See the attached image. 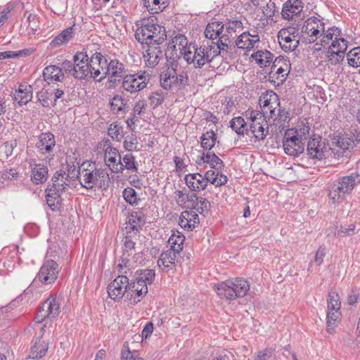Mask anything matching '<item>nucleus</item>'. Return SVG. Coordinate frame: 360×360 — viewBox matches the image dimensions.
Segmentation results:
<instances>
[{
	"label": "nucleus",
	"mask_w": 360,
	"mask_h": 360,
	"mask_svg": "<svg viewBox=\"0 0 360 360\" xmlns=\"http://www.w3.org/2000/svg\"><path fill=\"white\" fill-rule=\"evenodd\" d=\"M338 32V28L330 27L326 30L323 19L317 17H310L304 22L301 27V41L305 44H311L319 39V42L316 46H320L316 48V50H321V46H327L330 40L333 39L335 32Z\"/></svg>",
	"instance_id": "nucleus-1"
},
{
	"label": "nucleus",
	"mask_w": 360,
	"mask_h": 360,
	"mask_svg": "<svg viewBox=\"0 0 360 360\" xmlns=\"http://www.w3.org/2000/svg\"><path fill=\"white\" fill-rule=\"evenodd\" d=\"M183 54L187 63H193L195 68H202L217 56V53L212 49L210 41H203L199 47L190 44L188 47L184 48Z\"/></svg>",
	"instance_id": "nucleus-2"
},
{
	"label": "nucleus",
	"mask_w": 360,
	"mask_h": 360,
	"mask_svg": "<svg viewBox=\"0 0 360 360\" xmlns=\"http://www.w3.org/2000/svg\"><path fill=\"white\" fill-rule=\"evenodd\" d=\"M250 289L249 282L242 278L229 279L215 286V291L218 296L230 300L245 297Z\"/></svg>",
	"instance_id": "nucleus-3"
},
{
	"label": "nucleus",
	"mask_w": 360,
	"mask_h": 360,
	"mask_svg": "<svg viewBox=\"0 0 360 360\" xmlns=\"http://www.w3.org/2000/svg\"><path fill=\"white\" fill-rule=\"evenodd\" d=\"M85 164L79 167V176L81 185L86 189H92L94 186L106 190L110 185V177L105 169H86Z\"/></svg>",
	"instance_id": "nucleus-4"
},
{
	"label": "nucleus",
	"mask_w": 360,
	"mask_h": 360,
	"mask_svg": "<svg viewBox=\"0 0 360 360\" xmlns=\"http://www.w3.org/2000/svg\"><path fill=\"white\" fill-rule=\"evenodd\" d=\"M135 38L142 44L161 45L167 39L165 27L158 24H145L138 28Z\"/></svg>",
	"instance_id": "nucleus-5"
},
{
	"label": "nucleus",
	"mask_w": 360,
	"mask_h": 360,
	"mask_svg": "<svg viewBox=\"0 0 360 360\" xmlns=\"http://www.w3.org/2000/svg\"><path fill=\"white\" fill-rule=\"evenodd\" d=\"M359 183L360 176L356 172L339 178L334 182L329 191V198L333 203L342 201L345 195L350 193L355 186Z\"/></svg>",
	"instance_id": "nucleus-6"
},
{
	"label": "nucleus",
	"mask_w": 360,
	"mask_h": 360,
	"mask_svg": "<svg viewBox=\"0 0 360 360\" xmlns=\"http://www.w3.org/2000/svg\"><path fill=\"white\" fill-rule=\"evenodd\" d=\"M155 277L153 269H141L136 271L134 279L129 283V290L138 297H143L148 292V285L153 283Z\"/></svg>",
	"instance_id": "nucleus-7"
},
{
	"label": "nucleus",
	"mask_w": 360,
	"mask_h": 360,
	"mask_svg": "<svg viewBox=\"0 0 360 360\" xmlns=\"http://www.w3.org/2000/svg\"><path fill=\"white\" fill-rule=\"evenodd\" d=\"M281 49L287 53L294 51L301 41V33L295 27L281 29L277 35Z\"/></svg>",
	"instance_id": "nucleus-8"
},
{
	"label": "nucleus",
	"mask_w": 360,
	"mask_h": 360,
	"mask_svg": "<svg viewBox=\"0 0 360 360\" xmlns=\"http://www.w3.org/2000/svg\"><path fill=\"white\" fill-rule=\"evenodd\" d=\"M60 300L56 296L49 297L40 307L35 317L37 323H41L45 319H55L60 313Z\"/></svg>",
	"instance_id": "nucleus-9"
},
{
	"label": "nucleus",
	"mask_w": 360,
	"mask_h": 360,
	"mask_svg": "<svg viewBox=\"0 0 360 360\" xmlns=\"http://www.w3.org/2000/svg\"><path fill=\"white\" fill-rule=\"evenodd\" d=\"M290 61L283 57H278L274 61L269 72V78L274 83H283L290 72Z\"/></svg>",
	"instance_id": "nucleus-10"
},
{
	"label": "nucleus",
	"mask_w": 360,
	"mask_h": 360,
	"mask_svg": "<svg viewBox=\"0 0 360 360\" xmlns=\"http://www.w3.org/2000/svg\"><path fill=\"white\" fill-rule=\"evenodd\" d=\"M148 82V78L146 75V72H139L124 75L122 86L124 91L133 94L146 88Z\"/></svg>",
	"instance_id": "nucleus-11"
},
{
	"label": "nucleus",
	"mask_w": 360,
	"mask_h": 360,
	"mask_svg": "<svg viewBox=\"0 0 360 360\" xmlns=\"http://www.w3.org/2000/svg\"><path fill=\"white\" fill-rule=\"evenodd\" d=\"M59 271V266L55 261L47 260L41 267L37 278L43 284H51L56 281Z\"/></svg>",
	"instance_id": "nucleus-12"
},
{
	"label": "nucleus",
	"mask_w": 360,
	"mask_h": 360,
	"mask_svg": "<svg viewBox=\"0 0 360 360\" xmlns=\"http://www.w3.org/2000/svg\"><path fill=\"white\" fill-rule=\"evenodd\" d=\"M108 293L115 301L120 300L129 290V278L126 276H118L108 286Z\"/></svg>",
	"instance_id": "nucleus-13"
},
{
	"label": "nucleus",
	"mask_w": 360,
	"mask_h": 360,
	"mask_svg": "<svg viewBox=\"0 0 360 360\" xmlns=\"http://www.w3.org/2000/svg\"><path fill=\"white\" fill-rule=\"evenodd\" d=\"M75 69L72 76L78 79H86L89 75L90 68L88 56L83 53H77L73 58Z\"/></svg>",
	"instance_id": "nucleus-14"
},
{
	"label": "nucleus",
	"mask_w": 360,
	"mask_h": 360,
	"mask_svg": "<svg viewBox=\"0 0 360 360\" xmlns=\"http://www.w3.org/2000/svg\"><path fill=\"white\" fill-rule=\"evenodd\" d=\"M254 112L250 115L251 122L250 123V130L254 136L258 140H263L268 133L267 123L265 121L262 114Z\"/></svg>",
	"instance_id": "nucleus-15"
},
{
	"label": "nucleus",
	"mask_w": 360,
	"mask_h": 360,
	"mask_svg": "<svg viewBox=\"0 0 360 360\" xmlns=\"http://www.w3.org/2000/svg\"><path fill=\"white\" fill-rule=\"evenodd\" d=\"M104 160L112 172L122 173L123 172L121 155L115 148L109 144H107L105 148Z\"/></svg>",
	"instance_id": "nucleus-16"
},
{
	"label": "nucleus",
	"mask_w": 360,
	"mask_h": 360,
	"mask_svg": "<svg viewBox=\"0 0 360 360\" xmlns=\"http://www.w3.org/2000/svg\"><path fill=\"white\" fill-rule=\"evenodd\" d=\"M307 154L312 159L322 160L328 151V146L325 140L317 136L309 139L307 147Z\"/></svg>",
	"instance_id": "nucleus-17"
},
{
	"label": "nucleus",
	"mask_w": 360,
	"mask_h": 360,
	"mask_svg": "<svg viewBox=\"0 0 360 360\" xmlns=\"http://www.w3.org/2000/svg\"><path fill=\"white\" fill-rule=\"evenodd\" d=\"M291 131L292 129L288 130L285 134L283 143V148L286 154L297 156L304 152V143L302 139L297 136H290Z\"/></svg>",
	"instance_id": "nucleus-18"
},
{
	"label": "nucleus",
	"mask_w": 360,
	"mask_h": 360,
	"mask_svg": "<svg viewBox=\"0 0 360 360\" xmlns=\"http://www.w3.org/2000/svg\"><path fill=\"white\" fill-rule=\"evenodd\" d=\"M103 76L101 77L98 81H101L106 76L110 78H121L124 77L126 69L124 65L117 59L110 60V62L107 61V65L102 67Z\"/></svg>",
	"instance_id": "nucleus-19"
},
{
	"label": "nucleus",
	"mask_w": 360,
	"mask_h": 360,
	"mask_svg": "<svg viewBox=\"0 0 360 360\" xmlns=\"http://www.w3.org/2000/svg\"><path fill=\"white\" fill-rule=\"evenodd\" d=\"M143 47V58L147 67L155 68L161 59L163 58L164 53L161 45H146Z\"/></svg>",
	"instance_id": "nucleus-20"
},
{
	"label": "nucleus",
	"mask_w": 360,
	"mask_h": 360,
	"mask_svg": "<svg viewBox=\"0 0 360 360\" xmlns=\"http://www.w3.org/2000/svg\"><path fill=\"white\" fill-rule=\"evenodd\" d=\"M180 253L181 252L176 251V250L169 248L160 255L158 261V265L163 271L167 272L175 269L177 258Z\"/></svg>",
	"instance_id": "nucleus-21"
},
{
	"label": "nucleus",
	"mask_w": 360,
	"mask_h": 360,
	"mask_svg": "<svg viewBox=\"0 0 360 360\" xmlns=\"http://www.w3.org/2000/svg\"><path fill=\"white\" fill-rule=\"evenodd\" d=\"M259 37L257 34L244 32L236 40V45L240 49L250 51L258 47Z\"/></svg>",
	"instance_id": "nucleus-22"
},
{
	"label": "nucleus",
	"mask_w": 360,
	"mask_h": 360,
	"mask_svg": "<svg viewBox=\"0 0 360 360\" xmlns=\"http://www.w3.org/2000/svg\"><path fill=\"white\" fill-rule=\"evenodd\" d=\"M68 176V174L63 170L56 172L52 177V184H49L47 188H51L56 193L61 194L69 186L67 183Z\"/></svg>",
	"instance_id": "nucleus-23"
},
{
	"label": "nucleus",
	"mask_w": 360,
	"mask_h": 360,
	"mask_svg": "<svg viewBox=\"0 0 360 360\" xmlns=\"http://www.w3.org/2000/svg\"><path fill=\"white\" fill-rule=\"evenodd\" d=\"M42 75L44 80L48 84L62 82L65 78L62 68L56 65H49L46 67L43 70Z\"/></svg>",
	"instance_id": "nucleus-24"
},
{
	"label": "nucleus",
	"mask_w": 360,
	"mask_h": 360,
	"mask_svg": "<svg viewBox=\"0 0 360 360\" xmlns=\"http://www.w3.org/2000/svg\"><path fill=\"white\" fill-rule=\"evenodd\" d=\"M185 181L188 188L194 192L202 191L207 186L206 179L199 173L186 175Z\"/></svg>",
	"instance_id": "nucleus-25"
},
{
	"label": "nucleus",
	"mask_w": 360,
	"mask_h": 360,
	"mask_svg": "<svg viewBox=\"0 0 360 360\" xmlns=\"http://www.w3.org/2000/svg\"><path fill=\"white\" fill-rule=\"evenodd\" d=\"M106 65L107 59L101 53L94 54L89 62L90 77L96 79L103 73L102 67H105Z\"/></svg>",
	"instance_id": "nucleus-26"
},
{
	"label": "nucleus",
	"mask_w": 360,
	"mask_h": 360,
	"mask_svg": "<svg viewBox=\"0 0 360 360\" xmlns=\"http://www.w3.org/2000/svg\"><path fill=\"white\" fill-rule=\"evenodd\" d=\"M55 146V136L51 132L41 134L36 143V147L43 154L50 153Z\"/></svg>",
	"instance_id": "nucleus-27"
},
{
	"label": "nucleus",
	"mask_w": 360,
	"mask_h": 360,
	"mask_svg": "<svg viewBox=\"0 0 360 360\" xmlns=\"http://www.w3.org/2000/svg\"><path fill=\"white\" fill-rule=\"evenodd\" d=\"M13 97L20 105L27 104L32 98V86L26 84H20Z\"/></svg>",
	"instance_id": "nucleus-28"
},
{
	"label": "nucleus",
	"mask_w": 360,
	"mask_h": 360,
	"mask_svg": "<svg viewBox=\"0 0 360 360\" xmlns=\"http://www.w3.org/2000/svg\"><path fill=\"white\" fill-rule=\"evenodd\" d=\"M302 3L300 0H288L282 8L281 15L285 19H291L294 15L299 14L302 11Z\"/></svg>",
	"instance_id": "nucleus-29"
},
{
	"label": "nucleus",
	"mask_w": 360,
	"mask_h": 360,
	"mask_svg": "<svg viewBox=\"0 0 360 360\" xmlns=\"http://www.w3.org/2000/svg\"><path fill=\"white\" fill-rule=\"evenodd\" d=\"M45 193L48 206L53 212L59 211L61 208L63 200L60 194L56 193L51 188H46Z\"/></svg>",
	"instance_id": "nucleus-30"
},
{
	"label": "nucleus",
	"mask_w": 360,
	"mask_h": 360,
	"mask_svg": "<svg viewBox=\"0 0 360 360\" xmlns=\"http://www.w3.org/2000/svg\"><path fill=\"white\" fill-rule=\"evenodd\" d=\"M231 42L229 36L228 34H219L217 41H210V45H212V48L214 51H216L217 53V56L219 55H222V57L224 56L226 53H227L229 44Z\"/></svg>",
	"instance_id": "nucleus-31"
},
{
	"label": "nucleus",
	"mask_w": 360,
	"mask_h": 360,
	"mask_svg": "<svg viewBox=\"0 0 360 360\" xmlns=\"http://www.w3.org/2000/svg\"><path fill=\"white\" fill-rule=\"evenodd\" d=\"M224 25L222 22L212 21L207 25L205 30V36L207 39L212 40L218 39L219 34L224 32Z\"/></svg>",
	"instance_id": "nucleus-32"
},
{
	"label": "nucleus",
	"mask_w": 360,
	"mask_h": 360,
	"mask_svg": "<svg viewBox=\"0 0 360 360\" xmlns=\"http://www.w3.org/2000/svg\"><path fill=\"white\" fill-rule=\"evenodd\" d=\"M175 76L176 70L173 68H168L167 70L160 76L161 86L164 89L168 90L176 86Z\"/></svg>",
	"instance_id": "nucleus-33"
},
{
	"label": "nucleus",
	"mask_w": 360,
	"mask_h": 360,
	"mask_svg": "<svg viewBox=\"0 0 360 360\" xmlns=\"http://www.w3.org/2000/svg\"><path fill=\"white\" fill-rule=\"evenodd\" d=\"M32 181L35 184H42L47 180L48 168L41 164H37L32 169Z\"/></svg>",
	"instance_id": "nucleus-34"
},
{
	"label": "nucleus",
	"mask_w": 360,
	"mask_h": 360,
	"mask_svg": "<svg viewBox=\"0 0 360 360\" xmlns=\"http://www.w3.org/2000/svg\"><path fill=\"white\" fill-rule=\"evenodd\" d=\"M110 110L113 113H124L128 110L127 101L120 95L115 94L110 101Z\"/></svg>",
	"instance_id": "nucleus-35"
},
{
	"label": "nucleus",
	"mask_w": 360,
	"mask_h": 360,
	"mask_svg": "<svg viewBox=\"0 0 360 360\" xmlns=\"http://www.w3.org/2000/svg\"><path fill=\"white\" fill-rule=\"evenodd\" d=\"M201 160L204 163L209 164L212 168L217 171H221L224 167L223 161L214 153H203Z\"/></svg>",
	"instance_id": "nucleus-36"
},
{
	"label": "nucleus",
	"mask_w": 360,
	"mask_h": 360,
	"mask_svg": "<svg viewBox=\"0 0 360 360\" xmlns=\"http://www.w3.org/2000/svg\"><path fill=\"white\" fill-rule=\"evenodd\" d=\"M48 349V344L41 342L40 338H37L34 345L31 347L30 357L39 359L44 356Z\"/></svg>",
	"instance_id": "nucleus-37"
},
{
	"label": "nucleus",
	"mask_w": 360,
	"mask_h": 360,
	"mask_svg": "<svg viewBox=\"0 0 360 360\" xmlns=\"http://www.w3.org/2000/svg\"><path fill=\"white\" fill-rule=\"evenodd\" d=\"M251 58L261 67H266L269 65L274 58V55L267 50L257 51L252 54Z\"/></svg>",
	"instance_id": "nucleus-38"
},
{
	"label": "nucleus",
	"mask_w": 360,
	"mask_h": 360,
	"mask_svg": "<svg viewBox=\"0 0 360 360\" xmlns=\"http://www.w3.org/2000/svg\"><path fill=\"white\" fill-rule=\"evenodd\" d=\"M145 222V217L143 214H138L136 212L132 213L129 220V224L126 227V231H131L134 235L141 229Z\"/></svg>",
	"instance_id": "nucleus-39"
},
{
	"label": "nucleus",
	"mask_w": 360,
	"mask_h": 360,
	"mask_svg": "<svg viewBox=\"0 0 360 360\" xmlns=\"http://www.w3.org/2000/svg\"><path fill=\"white\" fill-rule=\"evenodd\" d=\"M336 35H333V39L330 40L332 41L330 46L328 47V50L330 51H340L345 53L347 49V41L343 37H341V32L338 29V32H335Z\"/></svg>",
	"instance_id": "nucleus-40"
},
{
	"label": "nucleus",
	"mask_w": 360,
	"mask_h": 360,
	"mask_svg": "<svg viewBox=\"0 0 360 360\" xmlns=\"http://www.w3.org/2000/svg\"><path fill=\"white\" fill-rule=\"evenodd\" d=\"M72 37V27L64 30L60 34L56 37L50 43L52 48H56L67 43Z\"/></svg>",
	"instance_id": "nucleus-41"
},
{
	"label": "nucleus",
	"mask_w": 360,
	"mask_h": 360,
	"mask_svg": "<svg viewBox=\"0 0 360 360\" xmlns=\"http://www.w3.org/2000/svg\"><path fill=\"white\" fill-rule=\"evenodd\" d=\"M259 102L263 110H266L269 106L280 105L278 96L274 91L267 92L265 95H262L260 97Z\"/></svg>",
	"instance_id": "nucleus-42"
},
{
	"label": "nucleus",
	"mask_w": 360,
	"mask_h": 360,
	"mask_svg": "<svg viewBox=\"0 0 360 360\" xmlns=\"http://www.w3.org/2000/svg\"><path fill=\"white\" fill-rule=\"evenodd\" d=\"M200 140L201 146L203 149L210 150L216 143L217 134L213 130L207 131L202 134Z\"/></svg>",
	"instance_id": "nucleus-43"
},
{
	"label": "nucleus",
	"mask_w": 360,
	"mask_h": 360,
	"mask_svg": "<svg viewBox=\"0 0 360 360\" xmlns=\"http://www.w3.org/2000/svg\"><path fill=\"white\" fill-rule=\"evenodd\" d=\"M165 0H143V4L149 13L155 14L162 11L166 8Z\"/></svg>",
	"instance_id": "nucleus-44"
},
{
	"label": "nucleus",
	"mask_w": 360,
	"mask_h": 360,
	"mask_svg": "<svg viewBox=\"0 0 360 360\" xmlns=\"http://www.w3.org/2000/svg\"><path fill=\"white\" fill-rule=\"evenodd\" d=\"M340 315V309H336L334 311L327 310V331L329 333H332L333 332Z\"/></svg>",
	"instance_id": "nucleus-45"
},
{
	"label": "nucleus",
	"mask_w": 360,
	"mask_h": 360,
	"mask_svg": "<svg viewBox=\"0 0 360 360\" xmlns=\"http://www.w3.org/2000/svg\"><path fill=\"white\" fill-rule=\"evenodd\" d=\"M137 162H136L135 157L131 153H127L122 158V167L124 169L136 172L138 170Z\"/></svg>",
	"instance_id": "nucleus-46"
},
{
	"label": "nucleus",
	"mask_w": 360,
	"mask_h": 360,
	"mask_svg": "<svg viewBox=\"0 0 360 360\" xmlns=\"http://www.w3.org/2000/svg\"><path fill=\"white\" fill-rule=\"evenodd\" d=\"M182 217L186 220L188 229L193 230L199 224V217L194 210L184 211L182 212Z\"/></svg>",
	"instance_id": "nucleus-47"
},
{
	"label": "nucleus",
	"mask_w": 360,
	"mask_h": 360,
	"mask_svg": "<svg viewBox=\"0 0 360 360\" xmlns=\"http://www.w3.org/2000/svg\"><path fill=\"white\" fill-rule=\"evenodd\" d=\"M340 308L341 302L339 295L335 291H330L327 298V309L334 311L340 309Z\"/></svg>",
	"instance_id": "nucleus-48"
},
{
	"label": "nucleus",
	"mask_w": 360,
	"mask_h": 360,
	"mask_svg": "<svg viewBox=\"0 0 360 360\" xmlns=\"http://www.w3.org/2000/svg\"><path fill=\"white\" fill-rule=\"evenodd\" d=\"M246 122L242 117H233L230 122V126L238 134H243L247 131Z\"/></svg>",
	"instance_id": "nucleus-49"
},
{
	"label": "nucleus",
	"mask_w": 360,
	"mask_h": 360,
	"mask_svg": "<svg viewBox=\"0 0 360 360\" xmlns=\"http://www.w3.org/2000/svg\"><path fill=\"white\" fill-rule=\"evenodd\" d=\"M184 241V236L183 235H176L173 233L168 240L169 248L176 250V251L181 252L183 250V245Z\"/></svg>",
	"instance_id": "nucleus-50"
},
{
	"label": "nucleus",
	"mask_w": 360,
	"mask_h": 360,
	"mask_svg": "<svg viewBox=\"0 0 360 360\" xmlns=\"http://www.w3.org/2000/svg\"><path fill=\"white\" fill-rule=\"evenodd\" d=\"M348 64L354 68L360 66V47L352 49L347 53Z\"/></svg>",
	"instance_id": "nucleus-51"
},
{
	"label": "nucleus",
	"mask_w": 360,
	"mask_h": 360,
	"mask_svg": "<svg viewBox=\"0 0 360 360\" xmlns=\"http://www.w3.org/2000/svg\"><path fill=\"white\" fill-rule=\"evenodd\" d=\"M127 236L124 237V252L125 256L128 257L131 254L134 252V245L135 243L131 240V236L133 233L131 231H126Z\"/></svg>",
	"instance_id": "nucleus-52"
},
{
	"label": "nucleus",
	"mask_w": 360,
	"mask_h": 360,
	"mask_svg": "<svg viewBox=\"0 0 360 360\" xmlns=\"http://www.w3.org/2000/svg\"><path fill=\"white\" fill-rule=\"evenodd\" d=\"M124 200L130 205H137L139 198H137L136 191L131 187L125 188L122 192Z\"/></svg>",
	"instance_id": "nucleus-53"
},
{
	"label": "nucleus",
	"mask_w": 360,
	"mask_h": 360,
	"mask_svg": "<svg viewBox=\"0 0 360 360\" xmlns=\"http://www.w3.org/2000/svg\"><path fill=\"white\" fill-rule=\"evenodd\" d=\"M354 141L347 136H340L336 142V146L343 152H347L350 148H353Z\"/></svg>",
	"instance_id": "nucleus-54"
},
{
	"label": "nucleus",
	"mask_w": 360,
	"mask_h": 360,
	"mask_svg": "<svg viewBox=\"0 0 360 360\" xmlns=\"http://www.w3.org/2000/svg\"><path fill=\"white\" fill-rule=\"evenodd\" d=\"M345 58V53L340 51L328 50V59L331 65H337L340 63Z\"/></svg>",
	"instance_id": "nucleus-55"
},
{
	"label": "nucleus",
	"mask_w": 360,
	"mask_h": 360,
	"mask_svg": "<svg viewBox=\"0 0 360 360\" xmlns=\"http://www.w3.org/2000/svg\"><path fill=\"white\" fill-rule=\"evenodd\" d=\"M138 144L137 137L135 134L127 136L124 142V147L128 151H133L136 150Z\"/></svg>",
	"instance_id": "nucleus-56"
},
{
	"label": "nucleus",
	"mask_w": 360,
	"mask_h": 360,
	"mask_svg": "<svg viewBox=\"0 0 360 360\" xmlns=\"http://www.w3.org/2000/svg\"><path fill=\"white\" fill-rule=\"evenodd\" d=\"M24 16L27 17V21L28 22L29 26L32 30V34H34L35 32L39 28L37 15L34 13H28V11H26L25 12Z\"/></svg>",
	"instance_id": "nucleus-57"
},
{
	"label": "nucleus",
	"mask_w": 360,
	"mask_h": 360,
	"mask_svg": "<svg viewBox=\"0 0 360 360\" xmlns=\"http://www.w3.org/2000/svg\"><path fill=\"white\" fill-rule=\"evenodd\" d=\"M164 99L165 96L163 94L158 91L153 93L149 97L150 103L153 106V108H156L161 105L164 101Z\"/></svg>",
	"instance_id": "nucleus-58"
},
{
	"label": "nucleus",
	"mask_w": 360,
	"mask_h": 360,
	"mask_svg": "<svg viewBox=\"0 0 360 360\" xmlns=\"http://www.w3.org/2000/svg\"><path fill=\"white\" fill-rule=\"evenodd\" d=\"M276 116V119L278 120L277 124H280L281 126L284 125L286 122L290 120V112L285 108H279Z\"/></svg>",
	"instance_id": "nucleus-59"
},
{
	"label": "nucleus",
	"mask_w": 360,
	"mask_h": 360,
	"mask_svg": "<svg viewBox=\"0 0 360 360\" xmlns=\"http://www.w3.org/2000/svg\"><path fill=\"white\" fill-rule=\"evenodd\" d=\"M243 28V23L240 20H233L230 22L229 25L226 26V32L228 34H231L232 32H236L238 30H241Z\"/></svg>",
	"instance_id": "nucleus-60"
},
{
	"label": "nucleus",
	"mask_w": 360,
	"mask_h": 360,
	"mask_svg": "<svg viewBox=\"0 0 360 360\" xmlns=\"http://www.w3.org/2000/svg\"><path fill=\"white\" fill-rule=\"evenodd\" d=\"M175 79L176 86H179L181 88L184 87L187 84L188 78V75L184 72L179 75L176 72Z\"/></svg>",
	"instance_id": "nucleus-61"
},
{
	"label": "nucleus",
	"mask_w": 360,
	"mask_h": 360,
	"mask_svg": "<svg viewBox=\"0 0 360 360\" xmlns=\"http://www.w3.org/2000/svg\"><path fill=\"white\" fill-rule=\"evenodd\" d=\"M227 182L226 176L222 174L219 171H217L215 175V179H212V184L216 186H221Z\"/></svg>",
	"instance_id": "nucleus-62"
},
{
	"label": "nucleus",
	"mask_w": 360,
	"mask_h": 360,
	"mask_svg": "<svg viewBox=\"0 0 360 360\" xmlns=\"http://www.w3.org/2000/svg\"><path fill=\"white\" fill-rule=\"evenodd\" d=\"M198 202L199 204L198 207H196V211L200 214H202L204 212H208L210 207L209 201L205 198H200Z\"/></svg>",
	"instance_id": "nucleus-63"
},
{
	"label": "nucleus",
	"mask_w": 360,
	"mask_h": 360,
	"mask_svg": "<svg viewBox=\"0 0 360 360\" xmlns=\"http://www.w3.org/2000/svg\"><path fill=\"white\" fill-rule=\"evenodd\" d=\"M200 198L198 197L196 194H191L187 196V206L191 207L193 210H196V207L199 204V200Z\"/></svg>",
	"instance_id": "nucleus-64"
}]
</instances>
